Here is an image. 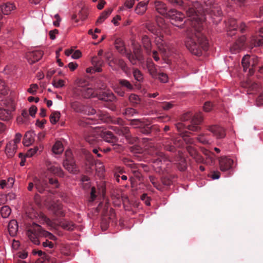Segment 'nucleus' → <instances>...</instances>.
Returning <instances> with one entry per match:
<instances>
[{"label": "nucleus", "instance_id": "nucleus-1", "mask_svg": "<svg viewBox=\"0 0 263 263\" xmlns=\"http://www.w3.org/2000/svg\"><path fill=\"white\" fill-rule=\"evenodd\" d=\"M201 8V13L197 12V16H194L186 23L190 26L186 28L185 33V45L186 48L193 54L200 56L202 51H206L209 47V43L203 31V22L205 19L204 16L206 13L212 16H221L222 11L218 6H212L208 10L203 9L201 5L195 9V10Z\"/></svg>", "mask_w": 263, "mask_h": 263}, {"label": "nucleus", "instance_id": "nucleus-2", "mask_svg": "<svg viewBox=\"0 0 263 263\" xmlns=\"http://www.w3.org/2000/svg\"><path fill=\"white\" fill-rule=\"evenodd\" d=\"M27 235L29 239L35 245H39L40 237H44L50 240H56L57 238L51 233L42 229L41 226L33 223L27 231Z\"/></svg>", "mask_w": 263, "mask_h": 263}, {"label": "nucleus", "instance_id": "nucleus-3", "mask_svg": "<svg viewBox=\"0 0 263 263\" xmlns=\"http://www.w3.org/2000/svg\"><path fill=\"white\" fill-rule=\"evenodd\" d=\"M33 181L36 190L41 194L44 193L46 191L53 193L50 189V186H51L53 189L58 188L59 186L58 180L56 178L43 179L35 177L33 178Z\"/></svg>", "mask_w": 263, "mask_h": 263}, {"label": "nucleus", "instance_id": "nucleus-4", "mask_svg": "<svg viewBox=\"0 0 263 263\" xmlns=\"http://www.w3.org/2000/svg\"><path fill=\"white\" fill-rule=\"evenodd\" d=\"M170 3L175 7H179L183 9L186 11V14L188 17L187 20L185 21V25L187 28L190 26V24H187L186 22L191 19L195 18L194 16H197V12L201 13V8H200L199 10H195V9H197L200 6V4L198 2L194 3L191 6L185 7L184 5V2L182 0H167Z\"/></svg>", "mask_w": 263, "mask_h": 263}, {"label": "nucleus", "instance_id": "nucleus-5", "mask_svg": "<svg viewBox=\"0 0 263 263\" xmlns=\"http://www.w3.org/2000/svg\"><path fill=\"white\" fill-rule=\"evenodd\" d=\"M192 118L191 124L187 125V128L193 132H198L200 129L198 126L203 120V117L201 112L196 114L193 117L190 112L183 114L181 117V120L185 121Z\"/></svg>", "mask_w": 263, "mask_h": 263}, {"label": "nucleus", "instance_id": "nucleus-6", "mask_svg": "<svg viewBox=\"0 0 263 263\" xmlns=\"http://www.w3.org/2000/svg\"><path fill=\"white\" fill-rule=\"evenodd\" d=\"M146 67L149 74L152 78L158 79L162 83H166L168 81L167 75L164 72L158 71L156 65L152 60L146 61Z\"/></svg>", "mask_w": 263, "mask_h": 263}, {"label": "nucleus", "instance_id": "nucleus-7", "mask_svg": "<svg viewBox=\"0 0 263 263\" xmlns=\"http://www.w3.org/2000/svg\"><path fill=\"white\" fill-rule=\"evenodd\" d=\"M3 108H0V119L9 121L11 118V112L15 110L14 104L10 100H6L1 104Z\"/></svg>", "mask_w": 263, "mask_h": 263}, {"label": "nucleus", "instance_id": "nucleus-8", "mask_svg": "<svg viewBox=\"0 0 263 263\" xmlns=\"http://www.w3.org/2000/svg\"><path fill=\"white\" fill-rule=\"evenodd\" d=\"M65 157V158L63 162V167L70 173L77 174L79 171L71 151L70 150L66 151Z\"/></svg>", "mask_w": 263, "mask_h": 263}, {"label": "nucleus", "instance_id": "nucleus-9", "mask_svg": "<svg viewBox=\"0 0 263 263\" xmlns=\"http://www.w3.org/2000/svg\"><path fill=\"white\" fill-rule=\"evenodd\" d=\"M251 61H252V67H254L257 64L258 59L257 58L254 57L251 58L248 55L243 57L241 60V64L245 71H246L249 67ZM249 73L251 74L253 73V67L249 69Z\"/></svg>", "mask_w": 263, "mask_h": 263}, {"label": "nucleus", "instance_id": "nucleus-10", "mask_svg": "<svg viewBox=\"0 0 263 263\" xmlns=\"http://www.w3.org/2000/svg\"><path fill=\"white\" fill-rule=\"evenodd\" d=\"M96 97H97L100 100L106 102H112L116 99L115 95L109 90L104 91H100L96 92Z\"/></svg>", "mask_w": 263, "mask_h": 263}, {"label": "nucleus", "instance_id": "nucleus-11", "mask_svg": "<svg viewBox=\"0 0 263 263\" xmlns=\"http://www.w3.org/2000/svg\"><path fill=\"white\" fill-rule=\"evenodd\" d=\"M167 17H169L171 20L172 24L179 27L177 23L183 21L184 15L182 13L175 9H171L168 11Z\"/></svg>", "mask_w": 263, "mask_h": 263}, {"label": "nucleus", "instance_id": "nucleus-12", "mask_svg": "<svg viewBox=\"0 0 263 263\" xmlns=\"http://www.w3.org/2000/svg\"><path fill=\"white\" fill-rule=\"evenodd\" d=\"M76 92L84 98L95 97L96 95L92 88L80 86L76 88Z\"/></svg>", "mask_w": 263, "mask_h": 263}, {"label": "nucleus", "instance_id": "nucleus-13", "mask_svg": "<svg viewBox=\"0 0 263 263\" xmlns=\"http://www.w3.org/2000/svg\"><path fill=\"white\" fill-rule=\"evenodd\" d=\"M47 171L52 174L62 177L64 176V172L60 166L57 164H52L50 162H46Z\"/></svg>", "mask_w": 263, "mask_h": 263}, {"label": "nucleus", "instance_id": "nucleus-14", "mask_svg": "<svg viewBox=\"0 0 263 263\" xmlns=\"http://www.w3.org/2000/svg\"><path fill=\"white\" fill-rule=\"evenodd\" d=\"M43 53L41 50L29 51L26 53V58L28 62L32 64L39 61L42 57Z\"/></svg>", "mask_w": 263, "mask_h": 263}, {"label": "nucleus", "instance_id": "nucleus-15", "mask_svg": "<svg viewBox=\"0 0 263 263\" xmlns=\"http://www.w3.org/2000/svg\"><path fill=\"white\" fill-rule=\"evenodd\" d=\"M208 129L217 139L223 138L226 136L224 129L222 127L218 125L209 126Z\"/></svg>", "mask_w": 263, "mask_h": 263}, {"label": "nucleus", "instance_id": "nucleus-16", "mask_svg": "<svg viewBox=\"0 0 263 263\" xmlns=\"http://www.w3.org/2000/svg\"><path fill=\"white\" fill-rule=\"evenodd\" d=\"M219 161L220 170L223 172L229 170L233 164V160L226 157L220 158Z\"/></svg>", "mask_w": 263, "mask_h": 263}, {"label": "nucleus", "instance_id": "nucleus-17", "mask_svg": "<svg viewBox=\"0 0 263 263\" xmlns=\"http://www.w3.org/2000/svg\"><path fill=\"white\" fill-rule=\"evenodd\" d=\"M100 137L106 142L111 143H117L118 138L110 131L102 132L100 134Z\"/></svg>", "mask_w": 263, "mask_h": 263}, {"label": "nucleus", "instance_id": "nucleus-18", "mask_svg": "<svg viewBox=\"0 0 263 263\" xmlns=\"http://www.w3.org/2000/svg\"><path fill=\"white\" fill-rule=\"evenodd\" d=\"M115 64L118 65L121 69L126 73L129 70L126 63L125 61L121 59L113 58L109 63V65L110 67H112V65Z\"/></svg>", "mask_w": 263, "mask_h": 263}, {"label": "nucleus", "instance_id": "nucleus-19", "mask_svg": "<svg viewBox=\"0 0 263 263\" xmlns=\"http://www.w3.org/2000/svg\"><path fill=\"white\" fill-rule=\"evenodd\" d=\"M155 7L156 11L165 17H167L168 11L167 10L165 4L162 2L156 1L155 2Z\"/></svg>", "mask_w": 263, "mask_h": 263}, {"label": "nucleus", "instance_id": "nucleus-20", "mask_svg": "<svg viewBox=\"0 0 263 263\" xmlns=\"http://www.w3.org/2000/svg\"><path fill=\"white\" fill-rule=\"evenodd\" d=\"M197 140L204 145H210L213 142L212 137L208 133L200 134L197 137Z\"/></svg>", "mask_w": 263, "mask_h": 263}, {"label": "nucleus", "instance_id": "nucleus-21", "mask_svg": "<svg viewBox=\"0 0 263 263\" xmlns=\"http://www.w3.org/2000/svg\"><path fill=\"white\" fill-rule=\"evenodd\" d=\"M155 42L159 51L165 54L166 53L167 48L163 42V35L158 34L155 39Z\"/></svg>", "mask_w": 263, "mask_h": 263}, {"label": "nucleus", "instance_id": "nucleus-22", "mask_svg": "<svg viewBox=\"0 0 263 263\" xmlns=\"http://www.w3.org/2000/svg\"><path fill=\"white\" fill-rule=\"evenodd\" d=\"M157 130H158V128L156 125L149 126L147 124H143L139 129L140 133L145 135H149L153 131Z\"/></svg>", "mask_w": 263, "mask_h": 263}, {"label": "nucleus", "instance_id": "nucleus-23", "mask_svg": "<svg viewBox=\"0 0 263 263\" xmlns=\"http://www.w3.org/2000/svg\"><path fill=\"white\" fill-rule=\"evenodd\" d=\"M176 128L177 130L179 132H182L181 134L182 135V137L184 139V140L187 143L189 144H192L193 143V140L188 137L187 135H186V133H187L186 132L184 133L183 132L184 129L186 128V126L182 123H178L176 124Z\"/></svg>", "mask_w": 263, "mask_h": 263}, {"label": "nucleus", "instance_id": "nucleus-24", "mask_svg": "<svg viewBox=\"0 0 263 263\" xmlns=\"http://www.w3.org/2000/svg\"><path fill=\"white\" fill-rule=\"evenodd\" d=\"M118 84L124 90L127 91H132L134 90L135 87L134 85L130 83V81L126 79H119L118 80Z\"/></svg>", "mask_w": 263, "mask_h": 263}, {"label": "nucleus", "instance_id": "nucleus-25", "mask_svg": "<svg viewBox=\"0 0 263 263\" xmlns=\"http://www.w3.org/2000/svg\"><path fill=\"white\" fill-rule=\"evenodd\" d=\"M242 86L248 88V93H252V91H256L259 88V84L256 83L252 82L250 80L242 83Z\"/></svg>", "mask_w": 263, "mask_h": 263}, {"label": "nucleus", "instance_id": "nucleus-26", "mask_svg": "<svg viewBox=\"0 0 263 263\" xmlns=\"http://www.w3.org/2000/svg\"><path fill=\"white\" fill-rule=\"evenodd\" d=\"M17 148V145L15 144V143H13L12 142L10 141L6 145L5 153L8 157H12L14 156Z\"/></svg>", "mask_w": 263, "mask_h": 263}, {"label": "nucleus", "instance_id": "nucleus-27", "mask_svg": "<svg viewBox=\"0 0 263 263\" xmlns=\"http://www.w3.org/2000/svg\"><path fill=\"white\" fill-rule=\"evenodd\" d=\"M91 63L95 68V71L101 72L102 71L101 67L104 64V61L101 58L97 56L92 57Z\"/></svg>", "mask_w": 263, "mask_h": 263}, {"label": "nucleus", "instance_id": "nucleus-28", "mask_svg": "<svg viewBox=\"0 0 263 263\" xmlns=\"http://www.w3.org/2000/svg\"><path fill=\"white\" fill-rule=\"evenodd\" d=\"M149 1L147 0L146 2H139L135 8L136 13L140 15L143 14L147 10Z\"/></svg>", "mask_w": 263, "mask_h": 263}, {"label": "nucleus", "instance_id": "nucleus-29", "mask_svg": "<svg viewBox=\"0 0 263 263\" xmlns=\"http://www.w3.org/2000/svg\"><path fill=\"white\" fill-rule=\"evenodd\" d=\"M9 234L11 236H14L18 231V225L15 220H11L8 226Z\"/></svg>", "mask_w": 263, "mask_h": 263}, {"label": "nucleus", "instance_id": "nucleus-30", "mask_svg": "<svg viewBox=\"0 0 263 263\" xmlns=\"http://www.w3.org/2000/svg\"><path fill=\"white\" fill-rule=\"evenodd\" d=\"M35 134L32 132L28 131L26 133L24 139L23 144L25 146H29L34 141V136Z\"/></svg>", "mask_w": 263, "mask_h": 263}, {"label": "nucleus", "instance_id": "nucleus-31", "mask_svg": "<svg viewBox=\"0 0 263 263\" xmlns=\"http://www.w3.org/2000/svg\"><path fill=\"white\" fill-rule=\"evenodd\" d=\"M15 8L13 4L6 3L3 5H0V9L4 15L9 14L10 12Z\"/></svg>", "mask_w": 263, "mask_h": 263}, {"label": "nucleus", "instance_id": "nucleus-32", "mask_svg": "<svg viewBox=\"0 0 263 263\" xmlns=\"http://www.w3.org/2000/svg\"><path fill=\"white\" fill-rule=\"evenodd\" d=\"M142 42L146 53L148 54H150L152 47V44L150 39L147 35H144L142 38Z\"/></svg>", "mask_w": 263, "mask_h": 263}, {"label": "nucleus", "instance_id": "nucleus-33", "mask_svg": "<svg viewBox=\"0 0 263 263\" xmlns=\"http://www.w3.org/2000/svg\"><path fill=\"white\" fill-rule=\"evenodd\" d=\"M88 114L90 115H95L97 114V117L98 118V120H100L101 121L103 122H107V117L106 115L103 114L100 111H98L97 112V111L92 108H89L88 110Z\"/></svg>", "mask_w": 263, "mask_h": 263}, {"label": "nucleus", "instance_id": "nucleus-34", "mask_svg": "<svg viewBox=\"0 0 263 263\" xmlns=\"http://www.w3.org/2000/svg\"><path fill=\"white\" fill-rule=\"evenodd\" d=\"M263 27L259 29L258 35L260 37L253 39L251 41V44L254 46H260L263 45Z\"/></svg>", "mask_w": 263, "mask_h": 263}, {"label": "nucleus", "instance_id": "nucleus-35", "mask_svg": "<svg viewBox=\"0 0 263 263\" xmlns=\"http://www.w3.org/2000/svg\"><path fill=\"white\" fill-rule=\"evenodd\" d=\"M52 210L57 216L64 217L65 213L62 209V205L60 203H54L52 205Z\"/></svg>", "mask_w": 263, "mask_h": 263}, {"label": "nucleus", "instance_id": "nucleus-36", "mask_svg": "<svg viewBox=\"0 0 263 263\" xmlns=\"http://www.w3.org/2000/svg\"><path fill=\"white\" fill-rule=\"evenodd\" d=\"M60 225L63 229L68 231H72L75 228V224L72 222L67 220L61 221Z\"/></svg>", "mask_w": 263, "mask_h": 263}, {"label": "nucleus", "instance_id": "nucleus-37", "mask_svg": "<svg viewBox=\"0 0 263 263\" xmlns=\"http://www.w3.org/2000/svg\"><path fill=\"white\" fill-rule=\"evenodd\" d=\"M112 9L111 8L108 9L104 11L97 20L96 24H101L111 14Z\"/></svg>", "mask_w": 263, "mask_h": 263}, {"label": "nucleus", "instance_id": "nucleus-38", "mask_svg": "<svg viewBox=\"0 0 263 263\" xmlns=\"http://www.w3.org/2000/svg\"><path fill=\"white\" fill-rule=\"evenodd\" d=\"M34 254H37L41 258L37 260L36 263H42L46 261V259H49V255L41 250L33 251Z\"/></svg>", "mask_w": 263, "mask_h": 263}, {"label": "nucleus", "instance_id": "nucleus-39", "mask_svg": "<svg viewBox=\"0 0 263 263\" xmlns=\"http://www.w3.org/2000/svg\"><path fill=\"white\" fill-rule=\"evenodd\" d=\"M133 74L135 79L139 82H142L144 80L142 72L138 68H134L133 69Z\"/></svg>", "mask_w": 263, "mask_h": 263}, {"label": "nucleus", "instance_id": "nucleus-40", "mask_svg": "<svg viewBox=\"0 0 263 263\" xmlns=\"http://www.w3.org/2000/svg\"><path fill=\"white\" fill-rule=\"evenodd\" d=\"M115 130L118 135H123L125 138L130 134L129 128L126 126H122L120 128L116 127Z\"/></svg>", "mask_w": 263, "mask_h": 263}, {"label": "nucleus", "instance_id": "nucleus-41", "mask_svg": "<svg viewBox=\"0 0 263 263\" xmlns=\"http://www.w3.org/2000/svg\"><path fill=\"white\" fill-rule=\"evenodd\" d=\"M228 24L229 26V31H235L238 27V25L237 24V21L234 18H230L228 21ZM233 34L234 33H231V32L228 33L229 35L232 36Z\"/></svg>", "mask_w": 263, "mask_h": 263}, {"label": "nucleus", "instance_id": "nucleus-42", "mask_svg": "<svg viewBox=\"0 0 263 263\" xmlns=\"http://www.w3.org/2000/svg\"><path fill=\"white\" fill-rule=\"evenodd\" d=\"M128 100L133 106H136L140 104L141 102V99L139 97L134 93L130 94L129 96Z\"/></svg>", "mask_w": 263, "mask_h": 263}, {"label": "nucleus", "instance_id": "nucleus-43", "mask_svg": "<svg viewBox=\"0 0 263 263\" xmlns=\"http://www.w3.org/2000/svg\"><path fill=\"white\" fill-rule=\"evenodd\" d=\"M85 140L90 145H96L98 143L97 137L93 133L86 136Z\"/></svg>", "mask_w": 263, "mask_h": 263}, {"label": "nucleus", "instance_id": "nucleus-44", "mask_svg": "<svg viewBox=\"0 0 263 263\" xmlns=\"http://www.w3.org/2000/svg\"><path fill=\"white\" fill-rule=\"evenodd\" d=\"M43 147L42 145H40L39 146H35L33 148H30L26 153V156L27 157H31L35 154L37 153V151L40 152L43 151Z\"/></svg>", "mask_w": 263, "mask_h": 263}, {"label": "nucleus", "instance_id": "nucleus-45", "mask_svg": "<svg viewBox=\"0 0 263 263\" xmlns=\"http://www.w3.org/2000/svg\"><path fill=\"white\" fill-rule=\"evenodd\" d=\"M63 150L62 143L60 141L56 142L52 147V152L55 154H61Z\"/></svg>", "mask_w": 263, "mask_h": 263}, {"label": "nucleus", "instance_id": "nucleus-46", "mask_svg": "<svg viewBox=\"0 0 263 263\" xmlns=\"http://www.w3.org/2000/svg\"><path fill=\"white\" fill-rule=\"evenodd\" d=\"M169 161L168 158L166 157L163 153L159 152L157 154V158L154 161V163L159 164V162H166Z\"/></svg>", "mask_w": 263, "mask_h": 263}, {"label": "nucleus", "instance_id": "nucleus-47", "mask_svg": "<svg viewBox=\"0 0 263 263\" xmlns=\"http://www.w3.org/2000/svg\"><path fill=\"white\" fill-rule=\"evenodd\" d=\"M146 28L150 32L155 35H158V34L160 33L158 27L154 24H147Z\"/></svg>", "mask_w": 263, "mask_h": 263}, {"label": "nucleus", "instance_id": "nucleus-48", "mask_svg": "<svg viewBox=\"0 0 263 263\" xmlns=\"http://www.w3.org/2000/svg\"><path fill=\"white\" fill-rule=\"evenodd\" d=\"M115 47L117 50L121 54L125 52L123 43L120 40H116L115 41Z\"/></svg>", "mask_w": 263, "mask_h": 263}, {"label": "nucleus", "instance_id": "nucleus-49", "mask_svg": "<svg viewBox=\"0 0 263 263\" xmlns=\"http://www.w3.org/2000/svg\"><path fill=\"white\" fill-rule=\"evenodd\" d=\"M11 210L8 205L3 206L1 209V214L3 218H7L10 214Z\"/></svg>", "mask_w": 263, "mask_h": 263}, {"label": "nucleus", "instance_id": "nucleus-50", "mask_svg": "<svg viewBox=\"0 0 263 263\" xmlns=\"http://www.w3.org/2000/svg\"><path fill=\"white\" fill-rule=\"evenodd\" d=\"M71 107L76 112H81L83 110V105L79 102L74 101L70 104Z\"/></svg>", "mask_w": 263, "mask_h": 263}, {"label": "nucleus", "instance_id": "nucleus-51", "mask_svg": "<svg viewBox=\"0 0 263 263\" xmlns=\"http://www.w3.org/2000/svg\"><path fill=\"white\" fill-rule=\"evenodd\" d=\"M60 117V112L54 111L51 114L50 116V121L52 124H55L59 121Z\"/></svg>", "mask_w": 263, "mask_h": 263}, {"label": "nucleus", "instance_id": "nucleus-52", "mask_svg": "<svg viewBox=\"0 0 263 263\" xmlns=\"http://www.w3.org/2000/svg\"><path fill=\"white\" fill-rule=\"evenodd\" d=\"M134 54L136 57L138 61H142L143 60V56L142 54V50L140 47H136L134 49Z\"/></svg>", "mask_w": 263, "mask_h": 263}, {"label": "nucleus", "instance_id": "nucleus-53", "mask_svg": "<svg viewBox=\"0 0 263 263\" xmlns=\"http://www.w3.org/2000/svg\"><path fill=\"white\" fill-rule=\"evenodd\" d=\"M138 112L137 111L134 109L133 108L131 107H127L126 108L124 111L123 112V114L127 116V117H132L134 115L137 114Z\"/></svg>", "mask_w": 263, "mask_h": 263}, {"label": "nucleus", "instance_id": "nucleus-54", "mask_svg": "<svg viewBox=\"0 0 263 263\" xmlns=\"http://www.w3.org/2000/svg\"><path fill=\"white\" fill-rule=\"evenodd\" d=\"M246 41V38L245 36H241L239 38L237 42L236 43V45H234V48L235 49L240 50L241 48L243 47L245 42Z\"/></svg>", "mask_w": 263, "mask_h": 263}, {"label": "nucleus", "instance_id": "nucleus-55", "mask_svg": "<svg viewBox=\"0 0 263 263\" xmlns=\"http://www.w3.org/2000/svg\"><path fill=\"white\" fill-rule=\"evenodd\" d=\"M125 56L133 65L136 64L138 59L134 53L128 52L125 54Z\"/></svg>", "mask_w": 263, "mask_h": 263}, {"label": "nucleus", "instance_id": "nucleus-56", "mask_svg": "<svg viewBox=\"0 0 263 263\" xmlns=\"http://www.w3.org/2000/svg\"><path fill=\"white\" fill-rule=\"evenodd\" d=\"M144 123L139 119H133L130 121V124L133 126H135L136 128H140Z\"/></svg>", "mask_w": 263, "mask_h": 263}, {"label": "nucleus", "instance_id": "nucleus-57", "mask_svg": "<svg viewBox=\"0 0 263 263\" xmlns=\"http://www.w3.org/2000/svg\"><path fill=\"white\" fill-rule=\"evenodd\" d=\"M123 163L129 167H131L132 168H136V164L134 163H133V161L127 158H124L122 159Z\"/></svg>", "mask_w": 263, "mask_h": 263}, {"label": "nucleus", "instance_id": "nucleus-58", "mask_svg": "<svg viewBox=\"0 0 263 263\" xmlns=\"http://www.w3.org/2000/svg\"><path fill=\"white\" fill-rule=\"evenodd\" d=\"M174 104L172 102H164L161 104L160 107L165 110H168L172 108Z\"/></svg>", "mask_w": 263, "mask_h": 263}, {"label": "nucleus", "instance_id": "nucleus-59", "mask_svg": "<svg viewBox=\"0 0 263 263\" xmlns=\"http://www.w3.org/2000/svg\"><path fill=\"white\" fill-rule=\"evenodd\" d=\"M112 148L111 149L114 150L117 153H121L123 151V147L121 145L119 144H117V143H111Z\"/></svg>", "mask_w": 263, "mask_h": 263}, {"label": "nucleus", "instance_id": "nucleus-60", "mask_svg": "<svg viewBox=\"0 0 263 263\" xmlns=\"http://www.w3.org/2000/svg\"><path fill=\"white\" fill-rule=\"evenodd\" d=\"M149 179L151 183L158 190H160L161 189V185L158 184L156 181V178L153 176H149Z\"/></svg>", "mask_w": 263, "mask_h": 263}, {"label": "nucleus", "instance_id": "nucleus-61", "mask_svg": "<svg viewBox=\"0 0 263 263\" xmlns=\"http://www.w3.org/2000/svg\"><path fill=\"white\" fill-rule=\"evenodd\" d=\"M114 90L116 93H117L120 97H124L125 96V90L123 89L122 87H121L119 85L116 87L114 88Z\"/></svg>", "mask_w": 263, "mask_h": 263}, {"label": "nucleus", "instance_id": "nucleus-62", "mask_svg": "<svg viewBox=\"0 0 263 263\" xmlns=\"http://www.w3.org/2000/svg\"><path fill=\"white\" fill-rule=\"evenodd\" d=\"M0 93L3 95H5L7 93V87L5 83L1 80H0Z\"/></svg>", "mask_w": 263, "mask_h": 263}, {"label": "nucleus", "instance_id": "nucleus-63", "mask_svg": "<svg viewBox=\"0 0 263 263\" xmlns=\"http://www.w3.org/2000/svg\"><path fill=\"white\" fill-rule=\"evenodd\" d=\"M52 84L56 88H61L64 86V81L63 80H59L58 81L53 80Z\"/></svg>", "mask_w": 263, "mask_h": 263}, {"label": "nucleus", "instance_id": "nucleus-64", "mask_svg": "<svg viewBox=\"0 0 263 263\" xmlns=\"http://www.w3.org/2000/svg\"><path fill=\"white\" fill-rule=\"evenodd\" d=\"M88 15L87 10L85 8H82L79 12V16L82 20H85Z\"/></svg>", "mask_w": 263, "mask_h": 263}]
</instances>
